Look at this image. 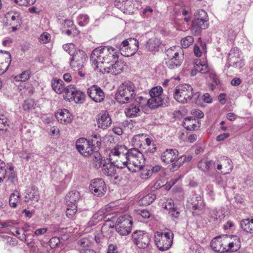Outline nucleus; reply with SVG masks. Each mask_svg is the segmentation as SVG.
<instances>
[{"label":"nucleus","mask_w":253,"mask_h":253,"mask_svg":"<svg viewBox=\"0 0 253 253\" xmlns=\"http://www.w3.org/2000/svg\"><path fill=\"white\" fill-rule=\"evenodd\" d=\"M117 50L111 46H99L92 52L90 60L100 71L105 65H108L114 60L118 59Z\"/></svg>","instance_id":"obj_1"},{"label":"nucleus","mask_w":253,"mask_h":253,"mask_svg":"<svg viewBox=\"0 0 253 253\" xmlns=\"http://www.w3.org/2000/svg\"><path fill=\"white\" fill-rule=\"evenodd\" d=\"M173 96L177 102L182 104L188 103L193 96L197 105L204 107L206 103V94L202 96H200L199 92L194 94L192 87L187 84L177 86L174 89Z\"/></svg>","instance_id":"obj_2"},{"label":"nucleus","mask_w":253,"mask_h":253,"mask_svg":"<svg viewBox=\"0 0 253 253\" xmlns=\"http://www.w3.org/2000/svg\"><path fill=\"white\" fill-rule=\"evenodd\" d=\"M136 95V87L133 83L126 82L118 87L116 93V99L120 104L130 102Z\"/></svg>","instance_id":"obj_3"},{"label":"nucleus","mask_w":253,"mask_h":253,"mask_svg":"<svg viewBox=\"0 0 253 253\" xmlns=\"http://www.w3.org/2000/svg\"><path fill=\"white\" fill-rule=\"evenodd\" d=\"M183 51L179 47L173 46L168 49L166 59L167 66L171 69L179 67L183 60Z\"/></svg>","instance_id":"obj_4"},{"label":"nucleus","mask_w":253,"mask_h":253,"mask_svg":"<svg viewBox=\"0 0 253 253\" xmlns=\"http://www.w3.org/2000/svg\"><path fill=\"white\" fill-rule=\"evenodd\" d=\"M126 147L124 145H117L111 150L109 154V161H110L117 168L122 169L126 167L127 161H122L126 159Z\"/></svg>","instance_id":"obj_5"},{"label":"nucleus","mask_w":253,"mask_h":253,"mask_svg":"<svg viewBox=\"0 0 253 253\" xmlns=\"http://www.w3.org/2000/svg\"><path fill=\"white\" fill-rule=\"evenodd\" d=\"M126 147L124 145H117L111 150L109 154V161H110L117 168L122 169L126 167L127 161H122L126 159Z\"/></svg>","instance_id":"obj_6"},{"label":"nucleus","mask_w":253,"mask_h":253,"mask_svg":"<svg viewBox=\"0 0 253 253\" xmlns=\"http://www.w3.org/2000/svg\"><path fill=\"white\" fill-rule=\"evenodd\" d=\"M132 219L128 215H124L117 218L116 222V229L121 235H128L131 230Z\"/></svg>","instance_id":"obj_7"},{"label":"nucleus","mask_w":253,"mask_h":253,"mask_svg":"<svg viewBox=\"0 0 253 253\" xmlns=\"http://www.w3.org/2000/svg\"><path fill=\"white\" fill-rule=\"evenodd\" d=\"M244 65V63L241 56V51L237 47L232 48L228 53L227 65L228 67L232 66L241 69Z\"/></svg>","instance_id":"obj_8"},{"label":"nucleus","mask_w":253,"mask_h":253,"mask_svg":"<svg viewBox=\"0 0 253 253\" xmlns=\"http://www.w3.org/2000/svg\"><path fill=\"white\" fill-rule=\"evenodd\" d=\"M132 240L134 244L140 249H145L150 243L148 234L141 230H136L132 234Z\"/></svg>","instance_id":"obj_9"},{"label":"nucleus","mask_w":253,"mask_h":253,"mask_svg":"<svg viewBox=\"0 0 253 253\" xmlns=\"http://www.w3.org/2000/svg\"><path fill=\"white\" fill-rule=\"evenodd\" d=\"M70 59V65L74 70H80L84 66L86 54L82 50L75 49Z\"/></svg>","instance_id":"obj_10"},{"label":"nucleus","mask_w":253,"mask_h":253,"mask_svg":"<svg viewBox=\"0 0 253 253\" xmlns=\"http://www.w3.org/2000/svg\"><path fill=\"white\" fill-rule=\"evenodd\" d=\"M160 238H156L155 241L157 248L161 251L168 250L171 247L173 241V234L171 232L162 233Z\"/></svg>","instance_id":"obj_11"},{"label":"nucleus","mask_w":253,"mask_h":253,"mask_svg":"<svg viewBox=\"0 0 253 253\" xmlns=\"http://www.w3.org/2000/svg\"><path fill=\"white\" fill-rule=\"evenodd\" d=\"M89 190L94 196L102 197L106 191V184L102 178H95L90 182Z\"/></svg>","instance_id":"obj_12"},{"label":"nucleus","mask_w":253,"mask_h":253,"mask_svg":"<svg viewBox=\"0 0 253 253\" xmlns=\"http://www.w3.org/2000/svg\"><path fill=\"white\" fill-rule=\"evenodd\" d=\"M76 147L80 153L84 157L91 156L92 151H94L93 146L90 145L89 140L84 138L78 139L76 143Z\"/></svg>","instance_id":"obj_13"},{"label":"nucleus","mask_w":253,"mask_h":253,"mask_svg":"<svg viewBox=\"0 0 253 253\" xmlns=\"http://www.w3.org/2000/svg\"><path fill=\"white\" fill-rule=\"evenodd\" d=\"M89 97L95 102H101L105 98V94L102 89L97 85L90 86L87 91Z\"/></svg>","instance_id":"obj_14"},{"label":"nucleus","mask_w":253,"mask_h":253,"mask_svg":"<svg viewBox=\"0 0 253 253\" xmlns=\"http://www.w3.org/2000/svg\"><path fill=\"white\" fill-rule=\"evenodd\" d=\"M207 78H208L209 86L211 90H213L216 85L220 84L218 75L212 67L207 63Z\"/></svg>","instance_id":"obj_15"},{"label":"nucleus","mask_w":253,"mask_h":253,"mask_svg":"<svg viewBox=\"0 0 253 253\" xmlns=\"http://www.w3.org/2000/svg\"><path fill=\"white\" fill-rule=\"evenodd\" d=\"M112 62H114V63L105 65L102 69V71L100 72L102 73H111L113 75H118L121 73L124 68L123 63L118 60H114Z\"/></svg>","instance_id":"obj_16"},{"label":"nucleus","mask_w":253,"mask_h":253,"mask_svg":"<svg viewBox=\"0 0 253 253\" xmlns=\"http://www.w3.org/2000/svg\"><path fill=\"white\" fill-rule=\"evenodd\" d=\"M178 150L175 149H167L162 153L161 160L166 164H169L178 159Z\"/></svg>","instance_id":"obj_17"},{"label":"nucleus","mask_w":253,"mask_h":253,"mask_svg":"<svg viewBox=\"0 0 253 253\" xmlns=\"http://www.w3.org/2000/svg\"><path fill=\"white\" fill-rule=\"evenodd\" d=\"M227 243L222 240L220 236L214 238L211 242V249L217 253H224L226 251Z\"/></svg>","instance_id":"obj_18"},{"label":"nucleus","mask_w":253,"mask_h":253,"mask_svg":"<svg viewBox=\"0 0 253 253\" xmlns=\"http://www.w3.org/2000/svg\"><path fill=\"white\" fill-rule=\"evenodd\" d=\"M97 123L98 127L103 129L109 127L112 120L109 114L104 111L100 113L97 116Z\"/></svg>","instance_id":"obj_19"},{"label":"nucleus","mask_w":253,"mask_h":253,"mask_svg":"<svg viewBox=\"0 0 253 253\" xmlns=\"http://www.w3.org/2000/svg\"><path fill=\"white\" fill-rule=\"evenodd\" d=\"M169 102V97L159 98L151 97L147 101V105L151 109H155L160 106H168Z\"/></svg>","instance_id":"obj_20"},{"label":"nucleus","mask_w":253,"mask_h":253,"mask_svg":"<svg viewBox=\"0 0 253 253\" xmlns=\"http://www.w3.org/2000/svg\"><path fill=\"white\" fill-rule=\"evenodd\" d=\"M57 121L63 124H68L71 123L73 116L67 109L59 110L55 114Z\"/></svg>","instance_id":"obj_21"},{"label":"nucleus","mask_w":253,"mask_h":253,"mask_svg":"<svg viewBox=\"0 0 253 253\" xmlns=\"http://www.w3.org/2000/svg\"><path fill=\"white\" fill-rule=\"evenodd\" d=\"M140 159L136 158H132L131 160L127 161L126 167L129 171L131 172H136L137 169H142L145 164V159L142 158L141 161L139 160Z\"/></svg>","instance_id":"obj_22"},{"label":"nucleus","mask_w":253,"mask_h":253,"mask_svg":"<svg viewBox=\"0 0 253 253\" xmlns=\"http://www.w3.org/2000/svg\"><path fill=\"white\" fill-rule=\"evenodd\" d=\"M101 167L102 172L106 176L113 177L116 175V168H117L110 161H109V159L106 160Z\"/></svg>","instance_id":"obj_23"},{"label":"nucleus","mask_w":253,"mask_h":253,"mask_svg":"<svg viewBox=\"0 0 253 253\" xmlns=\"http://www.w3.org/2000/svg\"><path fill=\"white\" fill-rule=\"evenodd\" d=\"M183 126L187 130H195L200 127V123L194 117H190L184 119Z\"/></svg>","instance_id":"obj_24"},{"label":"nucleus","mask_w":253,"mask_h":253,"mask_svg":"<svg viewBox=\"0 0 253 253\" xmlns=\"http://www.w3.org/2000/svg\"><path fill=\"white\" fill-rule=\"evenodd\" d=\"M90 156L91 157L94 167L97 169L101 168L107 160L102 157L98 150H94V151H92V153H91V155Z\"/></svg>","instance_id":"obj_25"},{"label":"nucleus","mask_w":253,"mask_h":253,"mask_svg":"<svg viewBox=\"0 0 253 253\" xmlns=\"http://www.w3.org/2000/svg\"><path fill=\"white\" fill-rule=\"evenodd\" d=\"M80 197V193L77 191H72L68 193L65 197V201L68 207L70 205L77 206V202Z\"/></svg>","instance_id":"obj_26"},{"label":"nucleus","mask_w":253,"mask_h":253,"mask_svg":"<svg viewBox=\"0 0 253 253\" xmlns=\"http://www.w3.org/2000/svg\"><path fill=\"white\" fill-rule=\"evenodd\" d=\"M197 73H206V61L205 60L201 61V59H196L195 61L194 69L191 71V76H195Z\"/></svg>","instance_id":"obj_27"},{"label":"nucleus","mask_w":253,"mask_h":253,"mask_svg":"<svg viewBox=\"0 0 253 253\" xmlns=\"http://www.w3.org/2000/svg\"><path fill=\"white\" fill-rule=\"evenodd\" d=\"M125 155L126 160V161L131 160L132 158H136L137 159H140L139 161H141L142 160V158H144V156L142 154V153L139 151L136 148H131L129 150H127V148L126 147Z\"/></svg>","instance_id":"obj_28"},{"label":"nucleus","mask_w":253,"mask_h":253,"mask_svg":"<svg viewBox=\"0 0 253 253\" xmlns=\"http://www.w3.org/2000/svg\"><path fill=\"white\" fill-rule=\"evenodd\" d=\"M141 108L133 103H131L125 110V114L127 117L133 118L139 115Z\"/></svg>","instance_id":"obj_29"},{"label":"nucleus","mask_w":253,"mask_h":253,"mask_svg":"<svg viewBox=\"0 0 253 253\" xmlns=\"http://www.w3.org/2000/svg\"><path fill=\"white\" fill-rule=\"evenodd\" d=\"M117 48L120 51L121 54L126 57H128L133 55L135 53V52H133V50L130 46L124 44V41H123L120 44L116 45Z\"/></svg>","instance_id":"obj_30"},{"label":"nucleus","mask_w":253,"mask_h":253,"mask_svg":"<svg viewBox=\"0 0 253 253\" xmlns=\"http://www.w3.org/2000/svg\"><path fill=\"white\" fill-rule=\"evenodd\" d=\"M236 239L234 241L227 243L226 246V251L225 252L233 253L237 251L241 247V242L240 239L235 237Z\"/></svg>","instance_id":"obj_31"},{"label":"nucleus","mask_w":253,"mask_h":253,"mask_svg":"<svg viewBox=\"0 0 253 253\" xmlns=\"http://www.w3.org/2000/svg\"><path fill=\"white\" fill-rule=\"evenodd\" d=\"M51 84L52 89L56 93L61 94L63 92L64 85L61 80L54 79L51 81Z\"/></svg>","instance_id":"obj_32"},{"label":"nucleus","mask_w":253,"mask_h":253,"mask_svg":"<svg viewBox=\"0 0 253 253\" xmlns=\"http://www.w3.org/2000/svg\"><path fill=\"white\" fill-rule=\"evenodd\" d=\"M21 197L19 192L15 190L9 196V204L10 207L16 208L17 206L19 200Z\"/></svg>","instance_id":"obj_33"},{"label":"nucleus","mask_w":253,"mask_h":253,"mask_svg":"<svg viewBox=\"0 0 253 253\" xmlns=\"http://www.w3.org/2000/svg\"><path fill=\"white\" fill-rule=\"evenodd\" d=\"M161 42L160 39L154 38L149 39L146 44V48L151 51L157 50L160 45Z\"/></svg>","instance_id":"obj_34"},{"label":"nucleus","mask_w":253,"mask_h":253,"mask_svg":"<svg viewBox=\"0 0 253 253\" xmlns=\"http://www.w3.org/2000/svg\"><path fill=\"white\" fill-rule=\"evenodd\" d=\"M241 227L243 230L248 233H253V219H245L241 221Z\"/></svg>","instance_id":"obj_35"},{"label":"nucleus","mask_w":253,"mask_h":253,"mask_svg":"<svg viewBox=\"0 0 253 253\" xmlns=\"http://www.w3.org/2000/svg\"><path fill=\"white\" fill-rule=\"evenodd\" d=\"M39 198V191L32 189L25 196L24 201L26 203H28L30 201L38 202Z\"/></svg>","instance_id":"obj_36"},{"label":"nucleus","mask_w":253,"mask_h":253,"mask_svg":"<svg viewBox=\"0 0 253 253\" xmlns=\"http://www.w3.org/2000/svg\"><path fill=\"white\" fill-rule=\"evenodd\" d=\"M156 199V195L152 193H149L138 201L140 206H147L152 203Z\"/></svg>","instance_id":"obj_37"},{"label":"nucleus","mask_w":253,"mask_h":253,"mask_svg":"<svg viewBox=\"0 0 253 253\" xmlns=\"http://www.w3.org/2000/svg\"><path fill=\"white\" fill-rule=\"evenodd\" d=\"M163 89L161 86H157L153 87L149 91V94L151 97L162 98L168 97L167 96L163 94Z\"/></svg>","instance_id":"obj_38"},{"label":"nucleus","mask_w":253,"mask_h":253,"mask_svg":"<svg viewBox=\"0 0 253 253\" xmlns=\"http://www.w3.org/2000/svg\"><path fill=\"white\" fill-rule=\"evenodd\" d=\"M76 88H77L75 87L74 85L72 84L68 85L66 87H64V89L63 92L64 93V99L71 101L72 96L74 94V93Z\"/></svg>","instance_id":"obj_39"},{"label":"nucleus","mask_w":253,"mask_h":253,"mask_svg":"<svg viewBox=\"0 0 253 253\" xmlns=\"http://www.w3.org/2000/svg\"><path fill=\"white\" fill-rule=\"evenodd\" d=\"M223 160L225 162V163L223 164L224 171H221L220 173L223 174L229 173L233 169V163L231 159L226 157H223Z\"/></svg>","instance_id":"obj_40"},{"label":"nucleus","mask_w":253,"mask_h":253,"mask_svg":"<svg viewBox=\"0 0 253 253\" xmlns=\"http://www.w3.org/2000/svg\"><path fill=\"white\" fill-rule=\"evenodd\" d=\"M74 94L72 96L71 101H75L76 103H82L84 100L85 94L82 91L76 89Z\"/></svg>","instance_id":"obj_41"},{"label":"nucleus","mask_w":253,"mask_h":253,"mask_svg":"<svg viewBox=\"0 0 253 253\" xmlns=\"http://www.w3.org/2000/svg\"><path fill=\"white\" fill-rule=\"evenodd\" d=\"M138 41L134 38H129L124 41V44L126 45H129L133 52H136L138 49Z\"/></svg>","instance_id":"obj_42"},{"label":"nucleus","mask_w":253,"mask_h":253,"mask_svg":"<svg viewBox=\"0 0 253 253\" xmlns=\"http://www.w3.org/2000/svg\"><path fill=\"white\" fill-rule=\"evenodd\" d=\"M10 16L9 25H21L22 23L20 15L18 12L8 13Z\"/></svg>","instance_id":"obj_43"},{"label":"nucleus","mask_w":253,"mask_h":253,"mask_svg":"<svg viewBox=\"0 0 253 253\" xmlns=\"http://www.w3.org/2000/svg\"><path fill=\"white\" fill-rule=\"evenodd\" d=\"M198 198L200 199L201 198L198 197H193L189 199L187 201V206L193 210H199V203L198 202Z\"/></svg>","instance_id":"obj_44"},{"label":"nucleus","mask_w":253,"mask_h":253,"mask_svg":"<svg viewBox=\"0 0 253 253\" xmlns=\"http://www.w3.org/2000/svg\"><path fill=\"white\" fill-rule=\"evenodd\" d=\"M36 106L34 99L31 98H28L26 99L23 104V108L25 111H30L32 109H35Z\"/></svg>","instance_id":"obj_45"},{"label":"nucleus","mask_w":253,"mask_h":253,"mask_svg":"<svg viewBox=\"0 0 253 253\" xmlns=\"http://www.w3.org/2000/svg\"><path fill=\"white\" fill-rule=\"evenodd\" d=\"M9 127L7 119L4 118H0V135H4Z\"/></svg>","instance_id":"obj_46"},{"label":"nucleus","mask_w":253,"mask_h":253,"mask_svg":"<svg viewBox=\"0 0 253 253\" xmlns=\"http://www.w3.org/2000/svg\"><path fill=\"white\" fill-rule=\"evenodd\" d=\"M31 75V71L30 70H26L23 71L21 74L16 76L15 79L16 81L25 82L28 80Z\"/></svg>","instance_id":"obj_47"},{"label":"nucleus","mask_w":253,"mask_h":253,"mask_svg":"<svg viewBox=\"0 0 253 253\" xmlns=\"http://www.w3.org/2000/svg\"><path fill=\"white\" fill-rule=\"evenodd\" d=\"M0 53H3V52L2 50L0 51ZM4 53L5 55V61L4 62H1V64L2 65H3L5 67V69L4 70V72L6 71L10 64L11 59V55L10 53L8 51H4Z\"/></svg>","instance_id":"obj_48"},{"label":"nucleus","mask_w":253,"mask_h":253,"mask_svg":"<svg viewBox=\"0 0 253 253\" xmlns=\"http://www.w3.org/2000/svg\"><path fill=\"white\" fill-rule=\"evenodd\" d=\"M5 163L0 160V183L2 182L5 178L6 170Z\"/></svg>","instance_id":"obj_49"},{"label":"nucleus","mask_w":253,"mask_h":253,"mask_svg":"<svg viewBox=\"0 0 253 253\" xmlns=\"http://www.w3.org/2000/svg\"><path fill=\"white\" fill-rule=\"evenodd\" d=\"M77 206L70 205L66 210V214L70 218H73L77 212Z\"/></svg>","instance_id":"obj_50"},{"label":"nucleus","mask_w":253,"mask_h":253,"mask_svg":"<svg viewBox=\"0 0 253 253\" xmlns=\"http://www.w3.org/2000/svg\"><path fill=\"white\" fill-rule=\"evenodd\" d=\"M147 99L140 96L136 97L133 103L138 106L140 108H142L145 104H147Z\"/></svg>","instance_id":"obj_51"},{"label":"nucleus","mask_w":253,"mask_h":253,"mask_svg":"<svg viewBox=\"0 0 253 253\" xmlns=\"http://www.w3.org/2000/svg\"><path fill=\"white\" fill-rule=\"evenodd\" d=\"M205 18H200L198 16V15H195V20L193 21V25L197 26L200 29H205Z\"/></svg>","instance_id":"obj_52"},{"label":"nucleus","mask_w":253,"mask_h":253,"mask_svg":"<svg viewBox=\"0 0 253 253\" xmlns=\"http://www.w3.org/2000/svg\"><path fill=\"white\" fill-rule=\"evenodd\" d=\"M193 42L194 39L192 36H187L181 40V44L183 48H186L189 46Z\"/></svg>","instance_id":"obj_53"},{"label":"nucleus","mask_w":253,"mask_h":253,"mask_svg":"<svg viewBox=\"0 0 253 253\" xmlns=\"http://www.w3.org/2000/svg\"><path fill=\"white\" fill-rule=\"evenodd\" d=\"M123 12H130L133 7V0H124Z\"/></svg>","instance_id":"obj_54"},{"label":"nucleus","mask_w":253,"mask_h":253,"mask_svg":"<svg viewBox=\"0 0 253 253\" xmlns=\"http://www.w3.org/2000/svg\"><path fill=\"white\" fill-rule=\"evenodd\" d=\"M89 241L86 238H83L78 241V244L80 246L79 251H80V249H89V246L90 245Z\"/></svg>","instance_id":"obj_55"},{"label":"nucleus","mask_w":253,"mask_h":253,"mask_svg":"<svg viewBox=\"0 0 253 253\" xmlns=\"http://www.w3.org/2000/svg\"><path fill=\"white\" fill-rule=\"evenodd\" d=\"M50 39V35L47 32H44L40 36L39 40L41 43H46L49 42Z\"/></svg>","instance_id":"obj_56"},{"label":"nucleus","mask_w":253,"mask_h":253,"mask_svg":"<svg viewBox=\"0 0 253 253\" xmlns=\"http://www.w3.org/2000/svg\"><path fill=\"white\" fill-rule=\"evenodd\" d=\"M61 25L62 31L63 30H66V29H68V28H75V26L74 25L73 22L70 20H64Z\"/></svg>","instance_id":"obj_57"},{"label":"nucleus","mask_w":253,"mask_h":253,"mask_svg":"<svg viewBox=\"0 0 253 253\" xmlns=\"http://www.w3.org/2000/svg\"><path fill=\"white\" fill-rule=\"evenodd\" d=\"M60 243V240L57 237H52L49 241V244L51 248H55Z\"/></svg>","instance_id":"obj_58"},{"label":"nucleus","mask_w":253,"mask_h":253,"mask_svg":"<svg viewBox=\"0 0 253 253\" xmlns=\"http://www.w3.org/2000/svg\"><path fill=\"white\" fill-rule=\"evenodd\" d=\"M152 175V171L150 169H143L141 171L140 177L143 179H147L149 178Z\"/></svg>","instance_id":"obj_59"},{"label":"nucleus","mask_w":253,"mask_h":253,"mask_svg":"<svg viewBox=\"0 0 253 253\" xmlns=\"http://www.w3.org/2000/svg\"><path fill=\"white\" fill-rule=\"evenodd\" d=\"M90 142V145L93 146L94 149L98 150L99 146L101 145V139H96L91 138V140L89 141Z\"/></svg>","instance_id":"obj_60"},{"label":"nucleus","mask_w":253,"mask_h":253,"mask_svg":"<svg viewBox=\"0 0 253 253\" xmlns=\"http://www.w3.org/2000/svg\"><path fill=\"white\" fill-rule=\"evenodd\" d=\"M137 214L141 216L143 218L147 219L150 217V213L149 211L146 210H138L137 211Z\"/></svg>","instance_id":"obj_61"},{"label":"nucleus","mask_w":253,"mask_h":253,"mask_svg":"<svg viewBox=\"0 0 253 253\" xmlns=\"http://www.w3.org/2000/svg\"><path fill=\"white\" fill-rule=\"evenodd\" d=\"M74 44L72 43H70L69 44H66L63 45V49L67 51L70 55H72L73 52L74 51Z\"/></svg>","instance_id":"obj_62"},{"label":"nucleus","mask_w":253,"mask_h":253,"mask_svg":"<svg viewBox=\"0 0 253 253\" xmlns=\"http://www.w3.org/2000/svg\"><path fill=\"white\" fill-rule=\"evenodd\" d=\"M114 225L111 224L110 221H107L101 227V232L102 234H105V232L108 231V229L113 228Z\"/></svg>","instance_id":"obj_63"},{"label":"nucleus","mask_w":253,"mask_h":253,"mask_svg":"<svg viewBox=\"0 0 253 253\" xmlns=\"http://www.w3.org/2000/svg\"><path fill=\"white\" fill-rule=\"evenodd\" d=\"M163 207L169 211H171L172 209L175 208L173 202L172 200L166 202L164 205Z\"/></svg>","instance_id":"obj_64"}]
</instances>
